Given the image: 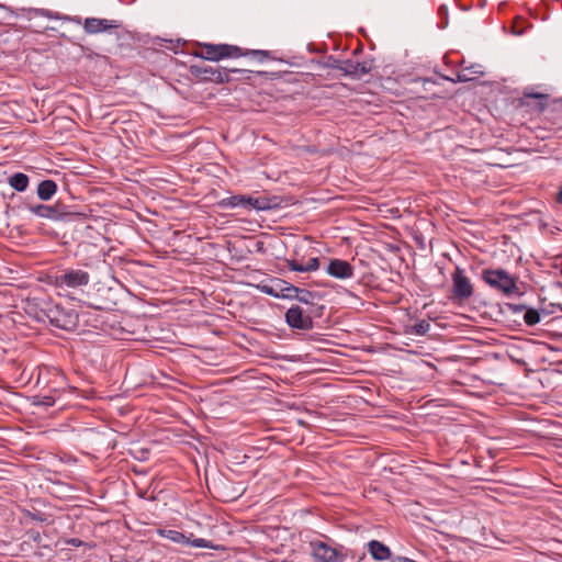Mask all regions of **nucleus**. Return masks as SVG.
I'll use <instances>...</instances> for the list:
<instances>
[{"mask_svg": "<svg viewBox=\"0 0 562 562\" xmlns=\"http://www.w3.org/2000/svg\"><path fill=\"white\" fill-rule=\"evenodd\" d=\"M246 55H251L259 61H263L268 57L269 53L266 50H251L243 53L240 47L228 44H202L200 49L195 52L196 57L212 61H217L223 58H236Z\"/></svg>", "mask_w": 562, "mask_h": 562, "instance_id": "nucleus-1", "label": "nucleus"}, {"mask_svg": "<svg viewBox=\"0 0 562 562\" xmlns=\"http://www.w3.org/2000/svg\"><path fill=\"white\" fill-rule=\"evenodd\" d=\"M481 277L491 289L501 292L506 297L522 295L517 285V278L509 274L505 269H484Z\"/></svg>", "mask_w": 562, "mask_h": 562, "instance_id": "nucleus-2", "label": "nucleus"}, {"mask_svg": "<svg viewBox=\"0 0 562 562\" xmlns=\"http://www.w3.org/2000/svg\"><path fill=\"white\" fill-rule=\"evenodd\" d=\"M52 284L60 290L80 289L89 284L90 274L82 269L66 268L50 277Z\"/></svg>", "mask_w": 562, "mask_h": 562, "instance_id": "nucleus-3", "label": "nucleus"}, {"mask_svg": "<svg viewBox=\"0 0 562 562\" xmlns=\"http://www.w3.org/2000/svg\"><path fill=\"white\" fill-rule=\"evenodd\" d=\"M190 72L201 81L226 83L232 81V72H240L225 67H212L206 65H192Z\"/></svg>", "mask_w": 562, "mask_h": 562, "instance_id": "nucleus-4", "label": "nucleus"}, {"mask_svg": "<svg viewBox=\"0 0 562 562\" xmlns=\"http://www.w3.org/2000/svg\"><path fill=\"white\" fill-rule=\"evenodd\" d=\"M30 211L35 215L52 221H63L72 217H85L83 213L70 212L64 203L57 202L53 205L37 204L31 206Z\"/></svg>", "mask_w": 562, "mask_h": 562, "instance_id": "nucleus-5", "label": "nucleus"}, {"mask_svg": "<svg viewBox=\"0 0 562 562\" xmlns=\"http://www.w3.org/2000/svg\"><path fill=\"white\" fill-rule=\"evenodd\" d=\"M157 533L158 536L178 544L190 546L193 548L214 549L212 541L203 538H194L193 533L186 535L179 530L166 528L157 529Z\"/></svg>", "mask_w": 562, "mask_h": 562, "instance_id": "nucleus-6", "label": "nucleus"}, {"mask_svg": "<svg viewBox=\"0 0 562 562\" xmlns=\"http://www.w3.org/2000/svg\"><path fill=\"white\" fill-rule=\"evenodd\" d=\"M451 297L458 302L468 301L474 292L471 280L465 276L464 270L459 266L451 273Z\"/></svg>", "mask_w": 562, "mask_h": 562, "instance_id": "nucleus-7", "label": "nucleus"}, {"mask_svg": "<svg viewBox=\"0 0 562 562\" xmlns=\"http://www.w3.org/2000/svg\"><path fill=\"white\" fill-rule=\"evenodd\" d=\"M312 314L313 310L311 307L303 310L299 305H293L285 312V322L291 328L304 331L311 330L314 327Z\"/></svg>", "mask_w": 562, "mask_h": 562, "instance_id": "nucleus-8", "label": "nucleus"}, {"mask_svg": "<svg viewBox=\"0 0 562 562\" xmlns=\"http://www.w3.org/2000/svg\"><path fill=\"white\" fill-rule=\"evenodd\" d=\"M47 374L54 375L55 380L50 381L48 380L47 383L55 384L54 386H50V392L54 394H40L34 396V405L37 406H44V407H50L55 404L56 400L58 398V394L60 391L65 390L66 387V379L61 372H59L57 369L47 370Z\"/></svg>", "mask_w": 562, "mask_h": 562, "instance_id": "nucleus-9", "label": "nucleus"}, {"mask_svg": "<svg viewBox=\"0 0 562 562\" xmlns=\"http://www.w3.org/2000/svg\"><path fill=\"white\" fill-rule=\"evenodd\" d=\"M50 325L64 330H71L78 324V314L72 310H66L56 305L47 313Z\"/></svg>", "mask_w": 562, "mask_h": 562, "instance_id": "nucleus-10", "label": "nucleus"}, {"mask_svg": "<svg viewBox=\"0 0 562 562\" xmlns=\"http://www.w3.org/2000/svg\"><path fill=\"white\" fill-rule=\"evenodd\" d=\"M333 68L340 70L344 72V75L349 76L353 79H360L364 75L369 74L372 68L373 64L372 61H353L350 59L347 60H334Z\"/></svg>", "mask_w": 562, "mask_h": 562, "instance_id": "nucleus-11", "label": "nucleus"}, {"mask_svg": "<svg viewBox=\"0 0 562 562\" xmlns=\"http://www.w3.org/2000/svg\"><path fill=\"white\" fill-rule=\"evenodd\" d=\"M116 20L87 18L83 22V30L87 34L110 33L111 30L120 27Z\"/></svg>", "mask_w": 562, "mask_h": 562, "instance_id": "nucleus-12", "label": "nucleus"}, {"mask_svg": "<svg viewBox=\"0 0 562 562\" xmlns=\"http://www.w3.org/2000/svg\"><path fill=\"white\" fill-rule=\"evenodd\" d=\"M326 272L336 279H350L355 274L353 267L342 259H330Z\"/></svg>", "mask_w": 562, "mask_h": 562, "instance_id": "nucleus-13", "label": "nucleus"}, {"mask_svg": "<svg viewBox=\"0 0 562 562\" xmlns=\"http://www.w3.org/2000/svg\"><path fill=\"white\" fill-rule=\"evenodd\" d=\"M312 555L316 561L336 562L337 550L323 541L311 542Z\"/></svg>", "mask_w": 562, "mask_h": 562, "instance_id": "nucleus-14", "label": "nucleus"}, {"mask_svg": "<svg viewBox=\"0 0 562 562\" xmlns=\"http://www.w3.org/2000/svg\"><path fill=\"white\" fill-rule=\"evenodd\" d=\"M280 205L278 196L260 195L257 198L247 196L246 209H254L257 211H267L276 209Z\"/></svg>", "mask_w": 562, "mask_h": 562, "instance_id": "nucleus-15", "label": "nucleus"}, {"mask_svg": "<svg viewBox=\"0 0 562 562\" xmlns=\"http://www.w3.org/2000/svg\"><path fill=\"white\" fill-rule=\"evenodd\" d=\"M368 551L374 560L384 561L391 559L390 548L378 540H371L368 543Z\"/></svg>", "mask_w": 562, "mask_h": 562, "instance_id": "nucleus-16", "label": "nucleus"}, {"mask_svg": "<svg viewBox=\"0 0 562 562\" xmlns=\"http://www.w3.org/2000/svg\"><path fill=\"white\" fill-rule=\"evenodd\" d=\"M57 191V184L54 180H43L37 186V195L43 201H48Z\"/></svg>", "mask_w": 562, "mask_h": 562, "instance_id": "nucleus-17", "label": "nucleus"}, {"mask_svg": "<svg viewBox=\"0 0 562 562\" xmlns=\"http://www.w3.org/2000/svg\"><path fill=\"white\" fill-rule=\"evenodd\" d=\"M8 182L14 190L23 192L27 189L30 179L25 173L16 172L9 177Z\"/></svg>", "mask_w": 562, "mask_h": 562, "instance_id": "nucleus-18", "label": "nucleus"}, {"mask_svg": "<svg viewBox=\"0 0 562 562\" xmlns=\"http://www.w3.org/2000/svg\"><path fill=\"white\" fill-rule=\"evenodd\" d=\"M247 196L246 195H232L223 199L220 205L225 209L243 207L246 209Z\"/></svg>", "mask_w": 562, "mask_h": 562, "instance_id": "nucleus-19", "label": "nucleus"}, {"mask_svg": "<svg viewBox=\"0 0 562 562\" xmlns=\"http://www.w3.org/2000/svg\"><path fill=\"white\" fill-rule=\"evenodd\" d=\"M482 75L483 71L474 69V67L471 68H463L457 74V78L452 79L453 82H467L472 80L471 75Z\"/></svg>", "mask_w": 562, "mask_h": 562, "instance_id": "nucleus-20", "label": "nucleus"}, {"mask_svg": "<svg viewBox=\"0 0 562 562\" xmlns=\"http://www.w3.org/2000/svg\"><path fill=\"white\" fill-rule=\"evenodd\" d=\"M524 321L528 326H535L540 322V314L537 310L527 308L524 315Z\"/></svg>", "mask_w": 562, "mask_h": 562, "instance_id": "nucleus-21", "label": "nucleus"}, {"mask_svg": "<svg viewBox=\"0 0 562 562\" xmlns=\"http://www.w3.org/2000/svg\"><path fill=\"white\" fill-rule=\"evenodd\" d=\"M295 299L302 303L313 305L315 294L306 289H299L297 294H295Z\"/></svg>", "mask_w": 562, "mask_h": 562, "instance_id": "nucleus-22", "label": "nucleus"}, {"mask_svg": "<svg viewBox=\"0 0 562 562\" xmlns=\"http://www.w3.org/2000/svg\"><path fill=\"white\" fill-rule=\"evenodd\" d=\"M429 329L430 324L425 319L412 326V333L419 336L426 335L429 331Z\"/></svg>", "mask_w": 562, "mask_h": 562, "instance_id": "nucleus-23", "label": "nucleus"}, {"mask_svg": "<svg viewBox=\"0 0 562 562\" xmlns=\"http://www.w3.org/2000/svg\"><path fill=\"white\" fill-rule=\"evenodd\" d=\"M288 266L290 270L296 271V272H307L305 263H301L296 260H290L288 261Z\"/></svg>", "mask_w": 562, "mask_h": 562, "instance_id": "nucleus-24", "label": "nucleus"}, {"mask_svg": "<svg viewBox=\"0 0 562 562\" xmlns=\"http://www.w3.org/2000/svg\"><path fill=\"white\" fill-rule=\"evenodd\" d=\"M299 289L297 286L295 285H289L286 288H284L282 291V297H286V299H295V294H297L299 292Z\"/></svg>", "mask_w": 562, "mask_h": 562, "instance_id": "nucleus-25", "label": "nucleus"}, {"mask_svg": "<svg viewBox=\"0 0 562 562\" xmlns=\"http://www.w3.org/2000/svg\"><path fill=\"white\" fill-rule=\"evenodd\" d=\"M305 266L307 272L316 271L319 268V259L317 257L310 258Z\"/></svg>", "mask_w": 562, "mask_h": 562, "instance_id": "nucleus-26", "label": "nucleus"}, {"mask_svg": "<svg viewBox=\"0 0 562 562\" xmlns=\"http://www.w3.org/2000/svg\"><path fill=\"white\" fill-rule=\"evenodd\" d=\"M29 517L34 520V521H38V522H46L47 521V516L46 514L44 513H41L38 510L34 512V513H29Z\"/></svg>", "mask_w": 562, "mask_h": 562, "instance_id": "nucleus-27", "label": "nucleus"}, {"mask_svg": "<svg viewBox=\"0 0 562 562\" xmlns=\"http://www.w3.org/2000/svg\"><path fill=\"white\" fill-rule=\"evenodd\" d=\"M507 307H508L512 312H514V313H520V312H522V311H526V310H527L526 305H524V304H512V303H508V304H507Z\"/></svg>", "mask_w": 562, "mask_h": 562, "instance_id": "nucleus-28", "label": "nucleus"}, {"mask_svg": "<svg viewBox=\"0 0 562 562\" xmlns=\"http://www.w3.org/2000/svg\"><path fill=\"white\" fill-rule=\"evenodd\" d=\"M235 69L239 70L240 72H232V80L240 79L241 75H245L246 72H248V70H246V69H240V68H235Z\"/></svg>", "mask_w": 562, "mask_h": 562, "instance_id": "nucleus-29", "label": "nucleus"}, {"mask_svg": "<svg viewBox=\"0 0 562 562\" xmlns=\"http://www.w3.org/2000/svg\"><path fill=\"white\" fill-rule=\"evenodd\" d=\"M261 290H262V292H265V293H267V294L274 295V296H277V297H278V294H274V293H273L272 288H270V286H268V285H263V286L261 288Z\"/></svg>", "mask_w": 562, "mask_h": 562, "instance_id": "nucleus-30", "label": "nucleus"}, {"mask_svg": "<svg viewBox=\"0 0 562 562\" xmlns=\"http://www.w3.org/2000/svg\"><path fill=\"white\" fill-rule=\"evenodd\" d=\"M555 201H557V203L562 204V187L560 188V190L557 194Z\"/></svg>", "mask_w": 562, "mask_h": 562, "instance_id": "nucleus-31", "label": "nucleus"}, {"mask_svg": "<svg viewBox=\"0 0 562 562\" xmlns=\"http://www.w3.org/2000/svg\"><path fill=\"white\" fill-rule=\"evenodd\" d=\"M68 543L78 547L81 544V541L79 539H71L68 541Z\"/></svg>", "mask_w": 562, "mask_h": 562, "instance_id": "nucleus-32", "label": "nucleus"}, {"mask_svg": "<svg viewBox=\"0 0 562 562\" xmlns=\"http://www.w3.org/2000/svg\"><path fill=\"white\" fill-rule=\"evenodd\" d=\"M262 249V243H258V250Z\"/></svg>", "mask_w": 562, "mask_h": 562, "instance_id": "nucleus-33", "label": "nucleus"}, {"mask_svg": "<svg viewBox=\"0 0 562 562\" xmlns=\"http://www.w3.org/2000/svg\"><path fill=\"white\" fill-rule=\"evenodd\" d=\"M72 21L80 23V18L72 19Z\"/></svg>", "mask_w": 562, "mask_h": 562, "instance_id": "nucleus-34", "label": "nucleus"}, {"mask_svg": "<svg viewBox=\"0 0 562 562\" xmlns=\"http://www.w3.org/2000/svg\"><path fill=\"white\" fill-rule=\"evenodd\" d=\"M558 307L562 311V305L561 304H559Z\"/></svg>", "mask_w": 562, "mask_h": 562, "instance_id": "nucleus-35", "label": "nucleus"}, {"mask_svg": "<svg viewBox=\"0 0 562 562\" xmlns=\"http://www.w3.org/2000/svg\"><path fill=\"white\" fill-rule=\"evenodd\" d=\"M560 336L562 337V334H560Z\"/></svg>", "mask_w": 562, "mask_h": 562, "instance_id": "nucleus-36", "label": "nucleus"}]
</instances>
